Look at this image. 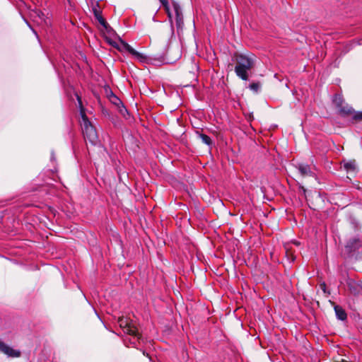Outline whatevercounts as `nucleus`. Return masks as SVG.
<instances>
[{
    "mask_svg": "<svg viewBox=\"0 0 362 362\" xmlns=\"http://www.w3.org/2000/svg\"><path fill=\"white\" fill-rule=\"evenodd\" d=\"M300 188L303 189V193L305 194L306 189L303 187H301Z\"/></svg>",
    "mask_w": 362,
    "mask_h": 362,
    "instance_id": "23",
    "label": "nucleus"
},
{
    "mask_svg": "<svg viewBox=\"0 0 362 362\" xmlns=\"http://www.w3.org/2000/svg\"><path fill=\"white\" fill-rule=\"evenodd\" d=\"M167 47H168V43H166L165 45V49H164V51L162 52V54H160L158 57V59L160 61H163L165 60V54H166V52H167Z\"/></svg>",
    "mask_w": 362,
    "mask_h": 362,
    "instance_id": "18",
    "label": "nucleus"
},
{
    "mask_svg": "<svg viewBox=\"0 0 362 362\" xmlns=\"http://www.w3.org/2000/svg\"><path fill=\"white\" fill-rule=\"evenodd\" d=\"M332 303L334 305V309L335 314H336L337 319L342 320V321L346 320L347 315H346V313L344 310V309L338 305H335L334 303Z\"/></svg>",
    "mask_w": 362,
    "mask_h": 362,
    "instance_id": "7",
    "label": "nucleus"
},
{
    "mask_svg": "<svg viewBox=\"0 0 362 362\" xmlns=\"http://www.w3.org/2000/svg\"><path fill=\"white\" fill-rule=\"evenodd\" d=\"M198 135L204 144H205L208 146L212 145V140L208 135L202 134V133H198Z\"/></svg>",
    "mask_w": 362,
    "mask_h": 362,
    "instance_id": "12",
    "label": "nucleus"
},
{
    "mask_svg": "<svg viewBox=\"0 0 362 362\" xmlns=\"http://www.w3.org/2000/svg\"><path fill=\"white\" fill-rule=\"evenodd\" d=\"M320 288L322 290V291L326 293H327V286L325 282L320 284Z\"/></svg>",
    "mask_w": 362,
    "mask_h": 362,
    "instance_id": "20",
    "label": "nucleus"
},
{
    "mask_svg": "<svg viewBox=\"0 0 362 362\" xmlns=\"http://www.w3.org/2000/svg\"><path fill=\"white\" fill-rule=\"evenodd\" d=\"M298 170L300 175L303 177L314 175L313 172L311 170L310 167L308 165L299 164L298 166Z\"/></svg>",
    "mask_w": 362,
    "mask_h": 362,
    "instance_id": "9",
    "label": "nucleus"
},
{
    "mask_svg": "<svg viewBox=\"0 0 362 362\" xmlns=\"http://www.w3.org/2000/svg\"><path fill=\"white\" fill-rule=\"evenodd\" d=\"M353 119L355 120H362V112H355L352 115Z\"/></svg>",
    "mask_w": 362,
    "mask_h": 362,
    "instance_id": "19",
    "label": "nucleus"
},
{
    "mask_svg": "<svg viewBox=\"0 0 362 362\" xmlns=\"http://www.w3.org/2000/svg\"><path fill=\"white\" fill-rule=\"evenodd\" d=\"M173 8L175 13V23L177 30L182 29L184 22L181 8L177 4H173Z\"/></svg>",
    "mask_w": 362,
    "mask_h": 362,
    "instance_id": "6",
    "label": "nucleus"
},
{
    "mask_svg": "<svg viewBox=\"0 0 362 362\" xmlns=\"http://www.w3.org/2000/svg\"><path fill=\"white\" fill-rule=\"evenodd\" d=\"M285 250H286V255L287 258L289 260H291V262H293L296 259V257H295L293 251L291 250V249L289 248L288 245H286Z\"/></svg>",
    "mask_w": 362,
    "mask_h": 362,
    "instance_id": "15",
    "label": "nucleus"
},
{
    "mask_svg": "<svg viewBox=\"0 0 362 362\" xmlns=\"http://www.w3.org/2000/svg\"><path fill=\"white\" fill-rule=\"evenodd\" d=\"M95 18L98 21L100 24L103 25L104 28H107L108 24L106 22L105 19L102 16V12L100 9L96 8H93V9Z\"/></svg>",
    "mask_w": 362,
    "mask_h": 362,
    "instance_id": "10",
    "label": "nucleus"
},
{
    "mask_svg": "<svg viewBox=\"0 0 362 362\" xmlns=\"http://www.w3.org/2000/svg\"><path fill=\"white\" fill-rule=\"evenodd\" d=\"M118 324L123 332L130 337L128 339L129 342L136 346L141 336L138 332L137 328L132 324V320L128 317H121L118 320Z\"/></svg>",
    "mask_w": 362,
    "mask_h": 362,
    "instance_id": "3",
    "label": "nucleus"
},
{
    "mask_svg": "<svg viewBox=\"0 0 362 362\" xmlns=\"http://www.w3.org/2000/svg\"><path fill=\"white\" fill-rule=\"evenodd\" d=\"M119 52H128L131 54L136 59L142 63L148 62L150 59L146 55L136 51L134 48H132L128 43L126 42L121 40L120 44L115 46L114 45Z\"/></svg>",
    "mask_w": 362,
    "mask_h": 362,
    "instance_id": "4",
    "label": "nucleus"
},
{
    "mask_svg": "<svg viewBox=\"0 0 362 362\" xmlns=\"http://www.w3.org/2000/svg\"><path fill=\"white\" fill-rule=\"evenodd\" d=\"M232 61L235 63V72L236 75L241 79L247 81L248 79V71L255 65L254 59L243 54L235 53L232 57Z\"/></svg>",
    "mask_w": 362,
    "mask_h": 362,
    "instance_id": "2",
    "label": "nucleus"
},
{
    "mask_svg": "<svg viewBox=\"0 0 362 362\" xmlns=\"http://www.w3.org/2000/svg\"><path fill=\"white\" fill-rule=\"evenodd\" d=\"M358 286L359 288V292L361 291H362V281H359L358 282Z\"/></svg>",
    "mask_w": 362,
    "mask_h": 362,
    "instance_id": "21",
    "label": "nucleus"
},
{
    "mask_svg": "<svg viewBox=\"0 0 362 362\" xmlns=\"http://www.w3.org/2000/svg\"><path fill=\"white\" fill-rule=\"evenodd\" d=\"M1 352L7 357L12 358H19L21 356V351L20 349H16L4 342H1Z\"/></svg>",
    "mask_w": 362,
    "mask_h": 362,
    "instance_id": "5",
    "label": "nucleus"
},
{
    "mask_svg": "<svg viewBox=\"0 0 362 362\" xmlns=\"http://www.w3.org/2000/svg\"><path fill=\"white\" fill-rule=\"evenodd\" d=\"M259 88L260 83L259 82H254L250 84V88L255 92H257Z\"/></svg>",
    "mask_w": 362,
    "mask_h": 362,
    "instance_id": "16",
    "label": "nucleus"
},
{
    "mask_svg": "<svg viewBox=\"0 0 362 362\" xmlns=\"http://www.w3.org/2000/svg\"><path fill=\"white\" fill-rule=\"evenodd\" d=\"M159 1L162 4V5L165 7V8L166 9V11L168 13V16L170 18L171 14L168 11V0H159Z\"/></svg>",
    "mask_w": 362,
    "mask_h": 362,
    "instance_id": "17",
    "label": "nucleus"
},
{
    "mask_svg": "<svg viewBox=\"0 0 362 362\" xmlns=\"http://www.w3.org/2000/svg\"><path fill=\"white\" fill-rule=\"evenodd\" d=\"M295 244H296V245H299V243H296V242L295 243Z\"/></svg>",
    "mask_w": 362,
    "mask_h": 362,
    "instance_id": "24",
    "label": "nucleus"
},
{
    "mask_svg": "<svg viewBox=\"0 0 362 362\" xmlns=\"http://www.w3.org/2000/svg\"><path fill=\"white\" fill-rule=\"evenodd\" d=\"M77 100L78 103V107L80 109V115L81 119L80 120V124L82 129V133L83 135V138L87 143L88 141L92 145H96L99 142L98 133L95 127L89 121L86 114L84 107L83 106L81 98L78 95H76Z\"/></svg>",
    "mask_w": 362,
    "mask_h": 362,
    "instance_id": "1",
    "label": "nucleus"
},
{
    "mask_svg": "<svg viewBox=\"0 0 362 362\" xmlns=\"http://www.w3.org/2000/svg\"><path fill=\"white\" fill-rule=\"evenodd\" d=\"M124 111L127 112V109L124 107H122V109L120 110L122 114H124Z\"/></svg>",
    "mask_w": 362,
    "mask_h": 362,
    "instance_id": "22",
    "label": "nucleus"
},
{
    "mask_svg": "<svg viewBox=\"0 0 362 362\" xmlns=\"http://www.w3.org/2000/svg\"><path fill=\"white\" fill-rule=\"evenodd\" d=\"M344 168L347 172H354L356 170V165L354 161L346 162L344 163Z\"/></svg>",
    "mask_w": 362,
    "mask_h": 362,
    "instance_id": "14",
    "label": "nucleus"
},
{
    "mask_svg": "<svg viewBox=\"0 0 362 362\" xmlns=\"http://www.w3.org/2000/svg\"><path fill=\"white\" fill-rule=\"evenodd\" d=\"M333 103L338 109L345 103L342 96L340 95H334Z\"/></svg>",
    "mask_w": 362,
    "mask_h": 362,
    "instance_id": "13",
    "label": "nucleus"
},
{
    "mask_svg": "<svg viewBox=\"0 0 362 362\" xmlns=\"http://www.w3.org/2000/svg\"><path fill=\"white\" fill-rule=\"evenodd\" d=\"M348 287L351 293L354 295H358L359 293L358 282H356L354 280H349L348 282Z\"/></svg>",
    "mask_w": 362,
    "mask_h": 362,
    "instance_id": "11",
    "label": "nucleus"
},
{
    "mask_svg": "<svg viewBox=\"0 0 362 362\" xmlns=\"http://www.w3.org/2000/svg\"><path fill=\"white\" fill-rule=\"evenodd\" d=\"M338 110L339 113L344 117L351 116L354 113V110L346 103L341 105Z\"/></svg>",
    "mask_w": 362,
    "mask_h": 362,
    "instance_id": "8",
    "label": "nucleus"
}]
</instances>
